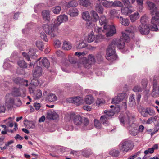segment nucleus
I'll return each instance as SVG.
<instances>
[{
  "mask_svg": "<svg viewBox=\"0 0 159 159\" xmlns=\"http://www.w3.org/2000/svg\"><path fill=\"white\" fill-rule=\"evenodd\" d=\"M143 0H136V2L138 5L139 6V11L140 12L142 11L143 8Z\"/></svg>",
  "mask_w": 159,
  "mask_h": 159,
  "instance_id": "nucleus-50",
  "label": "nucleus"
},
{
  "mask_svg": "<svg viewBox=\"0 0 159 159\" xmlns=\"http://www.w3.org/2000/svg\"><path fill=\"white\" fill-rule=\"evenodd\" d=\"M59 116L57 113L54 111H48L47 113V117L50 119H56L58 118Z\"/></svg>",
  "mask_w": 159,
  "mask_h": 159,
  "instance_id": "nucleus-16",
  "label": "nucleus"
},
{
  "mask_svg": "<svg viewBox=\"0 0 159 159\" xmlns=\"http://www.w3.org/2000/svg\"><path fill=\"white\" fill-rule=\"evenodd\" d=\"M150 27H149L147 25H140L138 29L140 33L143 35H147L149 32Z\"/></svg>",
  "mask_w": 159,
  "mask_h": 159,
  "instance_id": "nucleus-12",
  "label": "nucleus"
},
{
  "mask_svg": "<svg viewBox=\"0 0 159 159\" xmlns=\"http://www.w3.org/2000/svg\"><path fill=\"white\" fill-rule=\"evenodd\" d=\"M112 4L113 7H120L122 6L123 4L120 1H115L112 2Z\"/></svg>",
  "mask_w": 159,
  "mask_h": 159,
  "instance_id": "nucleus-52",
  "label": "nucleus"
},
{
  "mask_svg": "<svg viewBox=\"0 0 159 159\" xmlns=\"http://www.w3.org/2000/svg\"><path fill=\"white\" fill-rule=\"evenodd\" d=\"M36 46L38 48L39 50L42 51L43 47V43L40 41H37L36 43Z\"/></svg>",
  "mask_w": 159,
  "mask_h": 159,
  "instance_id": "nucleus-47",
  "label": "nucleus"
},
{
  "mask_svg": "<svg viewBox=\"0 0 159 159\" xmlns=\"http://www.w3.org/2000/svg\"><path fill=\"white\" fill-rule=\"evenodd\" d=\"M105 114L104 115L106 116H107V118H109L111 116H113L114 114V113L113 111L112 110L107 111H105Z\"/></svg>",
  "mask_w": 159,
  "mask_h": 159,
  "instance_id": "nucleus-51",
  "label": "nucleus"
},
{
  "mask_svg": "<svg viewBox=\"0 0 159 159\" xmlns=\"http://www.w3.org/2000/svg\"><path fill=\"white\" fill-rule=\"evenodd\" d=\"M69 14L71 17H75L78 15V11L76 8H71L69 11Z\"/></svg>",
  "mask_w": 159,
  "mask_h": 159,
  "instance_id": "nucleus-25",
  "label": "nucleus"
},
{
  "mask_svg": "<svg viewBox=\"0 0 159 159\" xmlns=\"http://www.w3.org/2000/svg\"><path fill=\"white\" fill-rule=\"evenodd\" d=\"M83 119V118H82L80 115H77L74 118V123L76 125H80L82 123Z\"/></svg>",
  "mask_w": 159,
  "mask_h": 159,
  "instance_id": "nucleus-18",
  "label": "nucleus"
},
{
  "mask_svg": "<svg viewBox=\"0 0 159 159\" xmlns=\"http://www.w3.org/2000/svg\"><path fill=\"white\" fill-rule=\"evenodd\" d=\"M146 3L149 9L151 11V12L153 10H155L156 9V7L155 5L153 2L149 1H148L146 2Z\"/></svg>",
  "mask_w": 159,
  "mask_h": 159,
  "instance_id": "nucleus-34",
  "label": "nucleus"
},
{
  "mask_svg": "<svg viewBox=\"0 0 159 159\" xmlns=\"http://www.w3.org/2000/svg\"><path fill=\"white\" fill-rule=\"evenodd\" d=\"M133 90L135 92H140L142 91V89L139 86L136 85L134 87Z\"/></svg>",
  "mask_w": 159,
  "mask_h": 159,
  "instance_id": "nucleus-61",
  "label": "nucleus"
},
{
  "mask_svg": "<svg viewBox=\"0 0 159 159\" xmlns=\"http://www.w3.org/2000/svg\"><path fill=\"white\" fill-rule=\"evenodd\" d=\"M82 17L84 20L86 21L89 20L90 19V16L89 13L88 11L83 12L82 13Z\"/></svg>",
  "mask_w": 159,
  "mask_h": 159,
  "instance_id": "nucleus-36",
  "label": "nucleus"
},
{
  "mask_svg": "<svg viewBox=\"0 0 159 159\" xmlns=\"http://www.w3.org/2000/svg\"><path fill=\"white\" fill-rule=\"evenodd\" d=\"M27 127L29 129H34L35 127V123L32 121L29 122L27 124Z\"/></svg>",
  "mask_w": 159,
  "mask_h": 159,
  "instance_id": "nucleus-58",
  "label": "nucleus"
},
{
  "mask_svg": "<svg viewBox=\"0 0 159 159\" xmlns=\"http://www.w3.org/2000/svg\"><path fill=\"white\" fill-rule=\"evenodd\" d=\"M43 70L42 68L40 66H37L35 67L33 71V79L31 80V84L35 86H37L39 84L38 80L37 79L40 77L42 74Z\"/></svg>",
  "mask_w": 159,
  "mask_h": 159,
  "instance_id": "nucleus-5",
  "label": "nucleus"
},
{
  "mask_svg": "<svg viewBox=\"0 0 159 159\" xmlns=\"http://www.w3.org/2000/svg\"><path fill=\"white\" fill-rule=\"evenodd\" d=\"M41 58H39L37 60L35 61V62H38L39 61V64L41 66H43L47 68H48L50 66V62L48 59L46 58H43L41 61H39Z\"/></svg>",
  "mask_w": 159,
  "mask_h": 159,
  "instance_id": "nucleus-15",
  "label": "nucleus"
},
{
  "mask_svg": "<svg viewBox=\"0 0 159 159\" xmlns=\"http://www.w3.org/2000/svg\"><path fill=\"white\" fill-rule=\"evenodd\" d=\"M117 97L119 98L120 100V101H122L125 97V93H122L119 94Z\"/></svg>",
  "mask_w": 159,
  "mask_h": 159,
  "instance_id": "nucleus-63",
  "label": "nucleus"
},
{
  "mask_svg": "<svg viewBox=\"0 0 159 159\" xmlns=\"http://www.w3.org/2000/svg\"><path fill=\"white\" fill-rule=\"evenodd\" d=\"M42 95V92L40 90H38L36 91V94L35 95V98L37 99L40 98Z\"/></svg>",
  "mask_w": 159,
  "mask_h": 159,
  "instance_id": "nucleus-56",
  "label": "nucleus"
},
{
  "mask_svg": "<svg viewBox=\"0 0 159 159\" xmlns=\"http://www.w3.org/2000/svg\"><path fill=\"white\" fill-rule=\"evenodd\" d=\"M139 16L138 12H136L130 16V20L132 22H134L139 18Z\"/></svg>",
  "mask_w": 159,
  "mask_h": 159,
  "instance_id": "nucleus-30",
  "label": "nucleus"
},
{
  "mask_svg": "<svg viewBox=\"0 0 159 159\" xmlns=\"http://www.w3.org/2000/svg\"><path fill=\"white\" fill-rule=\"evenodd\" d=\"M41 38L46 42L48 41V39L45 34L44 32H41L40 34Z\"/></svg>",
  "mask_w": 159,
  "mask_h": 159,
  "instance_id": "nucleus-60",
  "label": "nucleus"
},
{
  "mask_svg": "<svg viewBox=\"0 0 159 159\" xmlns=\"http://www.w3.org/2000/svg\"><path fill=\"white\" fill-rule=\"evenodd\" d=\"M95 61L96 60L94 56L92 54L88 55L87 59L84 58L82 60L84 66L87 68H89L91 64L94 63Z\"/></svg>",
  "mask_w": 159,
  "mask_h": 159,
  "instance_id": "nucleus-7",
  "label": "nucleus"
},
{
  "mask_svg": "<svg viewBox=\"0 0 159 159\" xmlns=\"http://www.w3.org/2000/svg\"><path fill=\"white\" fill-rule=\"evenodd\" d=\"M110 16L111 18H114L116 17L117 18L119 19L120 17L118 16V11L114 9L111 10L110 12Z\"/></svg>",
  "mask_w": 159,
  "mask_h": 159,
  "instance_id": "nucleus-26",
  "label": "nucleus"
},
{
  "mask_svg": "<svg viewBox=\"0 0 159 159\" xmlns=\"http://www.w3.org/2000/svg\"><path fill=\"white\" fill-rule=\"evenodd\" d=\"M14 103V99L11 94H6L5 97V105L7 107H10Z\"/></svg>",
  "mask_w": 159,
  "mask_h": 159,
  "instance_id": "nucleus-9",
  "label": "nucleus"
},
{
  "mask_svg": "<svg viewBox=\"0 0 159 159\" xmlns=\"http://www.w3.org/2000/svg\"><path fill=\"white\" fill-rule=\"evenodd\" d=\"M105 38V36L101 34H99L96 35V36L95 42L98 43L101 41L103 39H104Z\"/></svg>",
  "mask_w": 159,
  "mask_h": 159,
  "instance_id": "nucleus-41",
  "label": "nucleus"
},
{
  "mask_svg": "<svg viewBox=\"0 0 159 159\" xmlns=\"http://www.w3.org/2000/svg\"><path fill=\"white\" fill-rule=\"evenodd\" d=\"M80 4L83 6L87 7L90 4V2L89 0H79Z\"/></svg>",
  "mask_w": 159,
  "mask_h": 159,
  "instance_id": "nucleus-37",
  "label": "nucleus"
},
{
  "mask_svg": "<svg viewBox=\"0 0 159 159\" xmlns=\"http://www.w3.org/2000/svg\"><path fill=\"white\" fill-rule=\"evenodd\" d=\"M24 80V79H21L20 77H14L13 78V81L17 84H21L22 81Z\"/></svg>",
  "mask_w": 159,
  "mask_h": 159,
  "instance_id": "nucleus-49",
  "label": "nucleus"
},
{
  "mask_svg": "<svg viewBox=\"0 0 159 159\" xmlns=\"http://www.w3.org/2000/svg\"><path fill=\"white\" fill-rule=\"evenodd\" d=\"M136 28L135 26H131L127 28L125 30V31L127 32L129 34L133 33L134 32L136 31Z\"/></svg>",
  "mask_w": 159,
  "mask_h": 159,
  "instance_id": "nucleus-42",
  "label": "nucleus"
},
{
  "mask_svg": "<svg viewBox=\"0 0 159 159\" xmlns=\"http://www.w3.org/2000/svg\"><path fill=\"white\" fill-rule=\"evenodd\" d=\"M58 26L54 24L49 25L46 24L43 25L44 31L47 34L49 35L51 37H55L59 35Z\"/></svg>",
  "mask_w": 159,
  "mask_h": 159,
  "instance_id": "nucleus-3",
  "label": "nucleus"
},
{
  "mask_svg": "<svg viewBox=\"0 0 159 159\" xmlns=\"http://www.w3.org/2000/svg\"><path fill=\"white\" fill-rule=\"evenodd\" d=\"M19 66L22 68H26L27 67L26 63L23 60H19L17 62Z\"/></svg>",
  "mask_w": 159,
  "mask_h": 159,
  "instance_id": "nucleus-40",
  "label": "nucleus"
},
{
  "mask_svg": "<svg viewBox=\"0 0 159 159\" xmlns=\"http://www.w3.org/2000/svg\"><path fill=\"white\" fill-rule=\"evenodd\" d=\"M129 127L130 134L132 136H135L138 134L139 130L137 129V125H136L134 123H132Z\"/></svg>",
  "mask_w": 159,
  "mask_h": 159,
  "instance_id": "nucleus-14",
  "label": "nucleus"
},
{
  "mask_svg": "<svg viewBox=\"0 0 159 159\" xmlns=\"http://www.w3.org/2000/svg\"><path fill=\"white\" fill-rule=\"evenodd\" d=\"M109 30V29L107 30H104V28L102 29V27H99L98 26H96L95 27V31L97 33H98L99 34L102 33V32H105L106 31L108 32Z\"/></svg>",
  "mask_w": 159,
  "mask_h": 159,
  "instance_id": "nucleus-33",
  "label": "nucleus"
},
{
  "mask_svg": "<svg viewBox=\"0 0 159 159\" xmlns=\"http://www.w3.org/2000/svg\"><path fill=\"white\" fill-rule=\"evenodd\" d=\"M100 25H103V28L104 30L109 29V31L106 33V35L107 37L112 36L116 32L115 28L114 25H110L107 24V20L104 15L100 16L99 19Z\"/></svg>",
  "mask_w": 159,
  "mask_h": 159,
  "instance_id": "nucleus-2",
  "label": "nucleus"
},
{
  "mask_svg": "<svg viewBox=\"0 0 159 159\" xmlns=\"http://www.w3.org/2000/svg\"><path fill=\"white\" fill-rule=\"evenodd\" d=\"M130 102V105L133 106L135 105V101L134 99V94L132 95L130 97L129 100Z\"/></svg>",
  "mask_w": 159,
  "mask_h": 159,
  "instance_id": "nucleus-48",
  "label": "nucleus"
},
{
  "mask_svg": "<svg viewBox=\"0 0 159 159\" xmlns=\"http://www.w3.org/2000/svg\"><path fill=\"white\" fill-rule=\"evenodd\" d=\"M94 125L95 127L97 129H100L101 127V123L97 120H94Z\"/></svg>",
  "mask_w": 159,
  "mask_h": 159,
  "instance_id": "nucleus-54",
  "label": "nucleus"
},
{
  "mask_svg": "<svg viewBox=\"0 0 159 159\" xmlns=\"http://www.w3.org/2000/svg\"><path fill=\"white\" fill-rule=\"evenodd\" d=\"M95 9L99 13L102 14L103 12V7L100 4H96L95 6Z\"/></svg>",
  "mask_w": 159,
  "mask_h": 159,
  "instance_id": "nucleus-32",
  "label": "nucleus"
},
{
  "mask_svg": "<svg viewBox=\"0 0 159 159\" xmlns=\"http://www.w3.org/2000/svg\"><path fill=\"white\" fill-rule=\"evenodd\" d=\"M105 103V101L103 99L98 98L96 102V105L99 106Z\"/></svg>",
  "mask_w": 159,
  "mask_h": 159,
  "instance_id": "nucleus-57",
  "label": "nucleus"
},
{
  "mask_svg": "<svg viewBox=\"0 0 159 159\" xmlns=\"http://www.w3.org/2000/svg\"><path fill=\"white\" fill-rule=\"evenodd\" d=\"M95 23L96 22H94L93 20V21H92V20H89L87 21L86 25L88 28H91L95 26Z\"/></svg>",
  "mask_w": 159,
  "mask_h": 159,
  "instance_id": "nucleus-43",
  "label": "nucleus"
},
{
  "mask_svg": "<svg viewBox=\"0 0 159 159\" xmlns=\"http://www.w3.org/2000/svg\"><path fill=\"white\" fill-rule=\"evenodd\" d=\"M134 11V10L132 8V7H123L121 9L122 13L125 15L131 13Z\"/></svg>",
  "mask_w": 159,
  "mask_h": 159,
  "instance_id": "nucleus-17",
  "label": "nucleus"
},
{
  "mask_svg": "<svg viewBox=\"0 0 159 159\" xmlns=\"http://www.w3.org/2000/svg\"><path fill=\"white\" fill-rule=\"evenodd\" d=\"M72 47L71 43L66 41H65L63 43L62 48L64 50H68L70 49Z\"/></svg>",
  "mask_w": 159,
  "mask_h": 159,
  "instance_id": "nucleus-23",
  "label": "nucleus"
},
{
  "mask_svg": "<svg viewBox=\"0 0 159 159\" xmlns=\"http://www.w3.org/2000/svg\"><path fill=\"white\" fill-rule=\"evenodd\" d=\"M42 16L43 19L49 21L50 19V11L48 10H44L42 12Z\"/></svg>",
  "mask_w": 159,
  "mask_h": 159,
  "instance_id": "nucleus-19",
  "label": "nucleus"
},
{
  "mask_svg": "<svg viewBox=\"0 0 159 159\" xmlns=\"http://www.w3.org/2000/svg\"><path fill=\"white\" fill-rule=\"evenodd\" d=\"M122 2L125 6L129 7H132L129 0H122Z\"/></svg>",
  "mask_w": 159,
  "mask_h": 159,
  "instance_id": "nucleus-59",
  "label": "nucleus"
},
{
  "mask_svg": "<svg viewBox=\"0 0 159 159\" xmlns=\"http://www.w3.org/2000/svg\"><path fill=\"white\" fill-rule=\"evenodd\" d=\"M120 122L123 124L129 125L131 122H132L134 119V117L129 112L126 113V116L124 117L120 116L119 117Z\"/></svg>",
  "mask_w": 159,
  "mask_h": 159,
  "instance_id": "nucleus-6",
  "label": "nucleus"
},
{
  "mask_svg": "<svg viewBox=\"0 0 159 159\" xmlns=\"http://www.w3.org/2000/svg\"><path fill=\"white\" fill-rule=\"evenodd\" d=\"M95 39L96 36L94 32L92 31L89 34L87 40L88 42L91 43L95 40Z\"/></svg>",
  "mask_w": 159,
  "mask_h": 159,
  "instance_id": "nucleus-22",
  "label": "nucleus"
},
{
  "mask_svg": "<svg viewBox=\"0 0 159 159\" xmlns=\"http://www.w3.org/2000/svg\"><path fill=\"white\" fill-rule=\"evenodd\" d=\"M116 46L119 49H122L125 47V44L122 38L114 39L109 45L106 56V58L108 60L113 61L117 59L115 49Z\"/></svg>",
  "mask_w": 159,
  "mask_h": 159,
  "instance_id": "nucleus-1",
  "label": "nucleus"
},
{
  "mask_svg": "<svg viewBox=\"0 0 159 159\" xmlns=\"http://www.w3.org/2000/svg\"><path fill=\"white\" fill-rule=\"evenodd\" d=\"M157 77L154 76L153 81V89L152 95L154 97H157L159 96V83L157 84L156 78Z\"/></svg>",
  "mask_w": 159,
  "mask_h": 159,
  "instance_id": "nucleus-8",
  "label": "nucleus"
},
{
  "mask_svg": "<svg viewBox=\"0 0 159 159\" xmlns=\"http://www.w3.org/2000/svg\"><path fill=\"white\" fill-rule=\"evenodd\" d=\"M102 5L105 7H111L113 6L112 1H104L102 2Z\"/></svg>",
  "mask_w": 159,
  "mask_h": 159,
  "instance_id": "nucleus-38",
  "label": "nucleus"
},
{
  "mask_svg": "<svg viewBox=\"0 0 159 159\" xmlns=\"http://www.w3.org/2000/svg\"><path fill=\"white\" fill-rule=\"evenodd\" d=\"M148 111L147 108L145 109H144L142 110L141 112V114L143 117H147L148 115Z\"/></svg>",
  "mask_w": 159,
  "mask_h": 159,
  "instance_id": "nucleus-62",
  "label": "nucleus"
},
{
  "mask_svg": "<svg viewBox=\"0 0 159 159\" xmlns=\"http://www.w3.org/2000/svg\"><path fill=\"white\" fill-rule=\"evenodd\" d=\"M70 100L73 103L77 105H80L82 102L81 98L79 97L71 98Z\"/></svg>",
  "mask_w": 159,
  "mask_h": 159,
  "instance_id": "nucleus-20",
  "label": "nucleus"
},
{
  "mask_svg": "<svg viewBox=\"0 0 159 159\" xmlns=\"http://www.w3.org/2000/svg\"><path fill=\"white\" fill-rule=\"evenodd\" d=\"M78 3L77 1L73 0L69 2L67 5L68 7H76L78 5Z\"/></svg>",
  "mask_w": 159,
  "mask_h": 159,
  "instance_id": "nucleus-44",
  "label": "nucleus"
},
{
  "mask_svg": "<svg viewBox=\"0 0 159 159\" xmlns=\"http://www.w3.org/2000/svg\"><path fill=\"white\" fill-rule=\"evenodd\" d=\"M94 98L91 95H87L85 98V101L86 104L90 105L94 102Z\"/></svg>",
  "mask_w": 159,
  "mask_h": 159,
  "instance_id": "nucleus-21",
  "label": "nucleus"
},
{
  "mask_svg": "<svg viewBox=\"0 0 159 159\" xmlns=\"http://www.w3.org/2000/svg\"><path fill=\"white\" fill-rule=\"evenodd\" d=\"M83 120H84L83 122V128L84 129H92V127L89 128L88 125L89 124V121L87 118L83 117Z\"/></svg>",
  "mask_w": 159,
  "mask_h": 159,
  "instance_id": "nucleus-31",
  "label": "nucleus"
},
{
  "mask_svg": "<svg viewBox=\"0 0 159 159\" xmlns=\"http://www.w3.org/2000/svg\"><path fill=\"white\" fill-rule=\"evenodd\" d=\"M122 36L123 38H124V40L126 42H129L130 40V34L125 31V32H122Z\"/></svg>",
  "mask_w": 159,
  "mask_h": 159,
  "instance_id": "nucleus-29",
  "label": "nucleus"
},
{
  "mask_svg": "<svg viewBox=\"0 0 159 159\" xmlns=\"http://www.w3.org/2000/svg\"><path fill=\"white\" fill-rule=\"evenodd\" d=\"M11 94L14 96H21L23 97L25 96V90L21 89L14 88L12 91Z\"/></svg>",
  "mask_w": 159,
  "mask_h": 159,
  "instance_id": "nucleus-10",
  "label": "nucleus"
},
{
  "mask_svg": "<svg viewBox=\"0 0 159 159\" xmlns=\"http://www.w3.org/2000/svg\"><path fill=\"white\" fill-rule=\"evenodd\" d=\"M54 44L55 48H58L60 47L61 45V43L58 40H56L54 42Z\"/></svg>",
  "mask_w": 159,
  "mask_h": 159,
  "instance_id": "nucleus-64",
  "label": "nucleus"
},
{
  "mask_svg": "<svg viewBox=\"0 0 159 159\" xmlns=\"http://www.w3.org/2000/svg\"><path fill=\"white\" fill-rule=\"evenodd\" d=\"M47 99L49 101L52 102L56 101L57 98L55 94L49 93L47 97Z\"/></svg>",
  "mask_w": 159,
  "mask_h": 159,
  "instance_id": "nucleus-28",
  "label": "nucleus"
},
{
  "mask_svg": "<svg viewBox=\"0 0 159 159\" xmlns=\"http://www.w3.org/2000/svg\"><path fill=\"white\" fill-rule=\"evenodd\" d=\"M86 46V45L84 41H80L77 45L76 48L78 49H80L85 48Z\"/></svg>",
  "mask_w": 159,
  "mask_h": 159,
  "instance_id": "nucleus-45",
  "label": "nucleus"
},
{
  "mask_svg": "<svg viewBox=\"0 0 159 159\" xmlns=\"http://www.w3.org/2000/svg\"><path fill=\"white\" fill-rule=\"evenodd\" d=\"M22 55L27 60L29 61H32V59H35L37 57V55L35 53L31 51H30L28 54L25 52H23Z\"/></svg>",
  "mask_w": 159,
  "mask_h": 159,
  "instance_id": "nucleus-13",
  "label": "nucleus"
},
{
  "mask_svg": "<svg viewBox=\"0 0 159 159\" xmlns=\"http://www.w3.org/2000/svg\"><path fill=\"white\" fill-rule=\"evenodd\" d=\"M109 118H107V116H106L104 115L103 116H101L100 120L101 122L103 124L107 125L108 124V119Z\"/></svg>",
  "mask_w": 159,
  "mask_h": 159,
  "instance_id": "nucleus-39",
  "label": "nucleus"
},
{
  "mask_svg": "<svg viewBox=\"0 0 159 159\" xmlns=\"http://www.w3.org/2000/svg\"><path fill=\"white\" fill-rule=\"evenodd\" d=\"M119 19L120 22L123 25L127 26L129 24V19L127 18H123L122 16L120 17Z\"/></svg>",
  "mask_w": 159,
  "mask_h": 159,
  "instance_id": "nucleus-27",
  "label": "nucleus"
},
{
  "mask_svg": "<svg viewBox=\"0 0 159 159\" xmlns=\"http://www.w3.org/2000/svg\"><path fill=\"white\" fill-rule=\"evenodd\" d=\"M91 13L93 16V21L96 22L100 17L96 12L93 10L91 11Z\"/></svg>",
  "mask_w": 159,
  "mask_h": 159,
  "instance_id": "nucleus-35",
  "label": "nucleus"
},
{
  "mask_svg": "<svg viewBox=\"0 0 159 159\" xmlns=\"http://www.w3.org/2000/svg\"><path fill=\"white\" fill-rule=\"evenodd\" d=\"M68 17L67 16L63 14L58 16L56 20L54 22V23L56 25L58 26L61 23L66 22L68 21Z\"/></svg>",
  "mask_w": 159,
  "mask_h": 159,
  "instance_id": "nucleus-11",
  "label": "nucleus"
},
{
  "mask_svg": "<svg viewBox=\"0 0 159 159\" xmlns=\"http://www.w3.org/2000/svg\"><path fill=\"white\" fill-rule=\"evenodd\" d=\"M119 98L117 96L115 97L112 99L111 103L113 104H117L121 102Z\"/></svg>",
  "mask_w": 159,
  "mask_h": 159,
  "instance_id": "nucleus-53",
  "label": "nucleus"
},
{
  "mask_svg": "<svg viewBox=\"0 0 159 159\" xmlns=\"http://www.w3.org/2000/svg\"><path fill=\"white\" fill-rule=\"evenodd\" d=\"M120 153V152L119 150H116L115 149H111L109 152V154L114 157H118Z\"/></svg>",
  "mask_w": 159,
  "mask_h": 159,
  "instance_id": "nucleus-24",
  "label": "nucleus"
},
{
  "mask_svg": "<svg viewBox=\"0 0 159 159\" xmlns=\"http://www.w3.org/2000/svg\"><path fill=\"white\" fill-rule=\"evenodd\" d=\"M147 20L148 19L147 17L145 16H143L141 17V18L140 20V21L142 24L141 25H146L145 23H146Z\"/></svg>",
  "mask_w": 159,
  "mask_h": 159,
  "instance_id": "nucleus-55",
  "label": "nucleus"
},
{
  "mask_svg": "<svg viewBox=\"0 0 159 159\" xmlns=\"http://www.w3.org/2000/svg\"><path fill=\"white\" fill-rule=\"evenodd\" d=\"M61 10V7L59 6L55 7L53 8L52 11L55 14H58Z\"/></svg>",
  "mask_w": 159,
  "mask_h": 159,
  "instance_id": "nucleus-46",
  "label": "nucleus"
},
{
  "mask_svg": "<svg viewBox=\"0 0 159 159\" xmlns=\"http://www.w3.org/2000/svg\"><path fill=\"white\" fill-rule=\"evenodd\" d=\"M133 147L134 144L132 142L129 140L122 141L118 145L119 150L124 153H126L131 151Z\"/></svg>",
  "mask_w": 159,
  "mask_h": 159,
  "instance_id": "nucleus-4",
  "label": "nucleus"
}]
</instances>
